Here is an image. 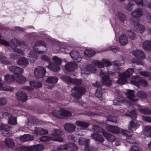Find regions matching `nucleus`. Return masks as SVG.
Wrapping results in <instances>:
<instances>
[{
  "label": "nucleus",
  "instance_id": "obj_34",
  "mask_svg": "<svg viewBox=\"0 0 151 151\" xmlns=\"http://www.w3.org/2000/svg\"><path fill=\"white\" fill-rule=\"evenodd\" d=\"M120 78L117 81V83L120 84H124L127 82V78L123 76L122 73H119V71H117Z\"/></svg>",
  "mask_w": 151,
  "mask_h": 151
},
{
  "label": "nucleus",
  "instance_id": "obj_22",
  "mask_svg": "<svg viewBox=\"0 0 151 151\" xmlns=\"http://www.w3.org/2000/svg\"><path fill=\"white\" fill-rule=\"evenodd\" d=\"M35 129L33 130L34 133L40 135H46L48 134V131L45 129L37 127H34Z\"/></svg>",
  "mask_w": 151,
  "mask_h": 151
},
{
  "label": "nucleus",
  "instance_id": "obj_25",
  "mask_svg": "<svg viewBox=\"0 0 151 151\" xmlns=\"http://www.w3.org/2000/svg\"><path fill=\"white\" fill-rule=\"evenodd\" d=\"M77 65L76 63L69 62L66 64L65 68L69 71H73L77 68Z\"/></svg>",
  "mask_w": 151,
  "mask_h": 151
},
{
  "label": "nucleus",
  "instance_id": "obj_54",
  "mask_svg": "<svg viewBox=\"0 0 151 151\" xmlns=\"http://www.w3.org/2000/svg\"><path fill=\"white\" fill-rule=\"evenodd\" d=\"M90 140L85 138L81 137L79 138L78 141V143L80 145H83L84 144H88Z\"/></svg>",
  "mask_w": 151,
  "mask_h": 151
},
{
  "label": "nucleus",
  "instance_id": "obj_30",
  "mask_svg": "<svg viewBox=\"0 0 151 151\" xmlns=\"http://www.w3.org/2000/svg\"><path fill=\"white\" fill-rule=\"evenodd\" d=\"M119 40L121 45L124 46L128 42V38L125 34L122 35L119 38Z\"/></svg>",
  "mask_w": 151,
  "mask_h": 151
},
{
  "label": "nucleus",
  "instance_id": "obj_36",
  "mask_svg": "<svg viewBox=\"0 0 151 151\" xmlns=\"http://www.w3.org/2000/svg\"><path fill=\"white\" fill-rule=\"evenodd\" d=\"M134 71V70L133 68H129L125 72L122 73V75L127 78L132 75Z\"/></svg>",
  "mask_w": 151,
  "mask_h": 151
},
{
  "label": "nucleus",
  "instance_id": "obj_29",
  "mask_svg": "<svg viewBox=\"0 0 151 151\" xmlns=\"http://www.w3.org/2000/svg\"><path fill=\"white\" fill-rule=\"evenodd\" d=\"M17 63L19 65L25 67L28 65L29 62L26 58L22 57L18 60L17 61Z\"/></svg>",
  "mask_w": 151,
  "mask_h": 151
},
{
  "label": "nucleus",
  "instance_id": "obj_42",
  "mask_svg": "<svg viewBox=\"0 0 151 151\" xmlns=\"http://www.w3.org/2000/svg\"><path fill=\"white\" fill-rule=\"evenodd\" d=\"M139 110L143 114L148 115L151 113V111L148 108H145L144 106L139 107Z\"/></svg>",
  "mask_w": 151,
  "mask_h": 151
},
{
  "label": "nucleus",
  "instance_id": "obj_32",
  "mask_svg": "<svg viewBox=\"0 0 151 151\" xmlns=\"http://www.w3.org/2000/svg\"><path fill=\"white\" fill-rule=\"evenodd\" d=\"M114 65L115 67H116L118 71L119 70V65H123L124 64V61L123 58H121L119 60H116L113 62Z\"/></svg>",
  "mask_w": 151,
  "mask_h": 151
},
{
  "label": "nucleus",
  "instance_id": "obj_3",
  "mask_svg": "<svg viewBox=\"0 0 151 151\" xmlns=\"http://www.w3.org/2000/svg\"><path fill=\"white\" fill-rule=\"evenodd\" d=\"M62 131L59 129H53L50 137L43 136L40 137V139L41 141L45 142L50 139L59 142H63V139L60 137Z\"/></svg>",
  "mask_w": 151,
  "mask_h": 151
},
{
  "label": "nucleus",
  "instance_id": "obj_63",
  "mask_svg": "<svg viewBox=\"0 0 151 151\" xmlns=\"http://www.w3.org/2000/svg\"><path fill=\"white\" fill-rule=\"evenodd\" d=\"M7 103V100L6 98L2 97L0 98V106H4Z\"/></svg>",
  "mask_w": 151,
  "mask_h": 151
},
{
  "label": "nucleus",
  "instance_id": "obj_8",
  "mask_svg": "<svg viewBox=\"0 0 151 151\" xmlns=\"http://www.w3.org/2000/svg\"><path fill=\"white\" fill-rule=\"evenodd\" d=\"M51 114L54 116L58 118H63L64 117L70 116L71 115L70 111L63 109H61L58 111L54 110Z\"/></svg>",
  "mask_w": 151,
  "mask_h": 151
},
{
  "label": "nucleus",
  "instance_id": "obj_39",
  "mask_svg": "<svg viewBox=\"0 0 151 151\" xmlns=\"http://www.w3.org/2000/svg\"><path fill=\"white\" fill-rule=\"evenodd\" d=\"M143 133L145 136L151 137V127L145 126L143 129Z\"/></svg>",
  "mask_w": 151,
  "mask_h": 151
},
{
  "label": "nucleus",
  "instance_id": "obj_7",
  "mask_svg": "<svg viewBox=\"0 0 151 151\" xmlns=\"http://www.w3.org/2000/svg\"><path fill=\"white\" fill-rule=\"evenodd\" d=\"M52 60L53 64L51 62L50 63L47 67V68L54 72L58 71L60 69L59 65L61 63V60L56 56H54L53 57Z\"/></svg>",
  "mask_w": 151,
  "mask_h": 151
},
{
  "label": "nucleus",
  "instance_id": "obj_62",
  "mask_svg": "<svg viewBox=\"0 0 151 151\" xmlns=\"http://www.w3.org/2000/svg\"><path fill=\"white\" fill-rule=\"evenodd\" d=\"M141 149L136 145H134L131 146L129 151H140Z\"/></svg>",
  "mask_w": 151,
  "mask_h": 151
},
{
  "label": "nucleus",
  "instance_id": "obj_55",
  "mask_svg": "<svg viewBox=\"0 0 151 151\" xmlns=\"http://www.w3.org/2000/svg\"><path fill=\"white\" fill-rule=\"evenodd\" d=\"M32 146L30 147L24 146L19 148V150L21 151H33Z\"/></svg>",
  "mask_w": 151,
  "mask_h": 151
},
{
  "label": "nucleus",
  "instance_id": "obj_46",
  "mask_svg": "<svg viewBox=\"0 0 151 151\" xmlns=\"http://www.w3.org/2000/svg\"><path fill=\"white\" fill-rule=\"evenodd\" d=\"M30 85L32 86H33L35 88H39L41 87L42 83L38 81H32L30 82Z\"/></svg>",
  "mask_w": 151,
  "mask_h": 151
},
{
  "label": "nucleus",
  "instance_id": "obj_16",
  "mask_svg": "<svg viewBox=\"0 0 151 151\" xmlns=\"http://www.w3.org/2000/svg\"><path fill=\"white\" fill-rule=\"evenodd\" d=\"M15 97L18 101L23 102H25L28 99L26 93L21 91H19L16 93Z\"/></svg>",
  "mask_w": 151,
  "mask_h": 151
},
{
  "label": "nucleus",
  "instance_id": "obj_56",
  "mask_svg": "<svg viewBox=\"0 0 151 151\" xmlns=\"http://www.w3.org/2000/svg\"><path fill=\"white\" fill-rule=\"evenodd\" d=\"M107 120L109 121L114 122H116L117 120V118L116 116L109 115L107 117Z\"/></svg>",
  "mask_w": 151,
  "mask_h": 151
},
{
  "label": "nucleus",
  "instance_id": "obj_64",
  "mask_svg": "<svg viewBox=\"0 0 151 151\" xmlns=\"http://www.w3.org/2000/svg\"><path fill=\"white\" fill-rule=\"evenodd\" d=\"M24 70L23 69L20 67H17V68L15 74L14 76H16L18 75H20L23 72Z\"/></svg>",
  "mask_w": 151,
  "mask_h": 151
},
{
  "label": "nucleus",
  "instance_id": "obj_58",
  "mask_svg": "<svg viewBox=\"0 0 151 151\" xmlns=\"http://www.w3.org/2000/svg\"><path fill=\"white\" fill-rule=\"evenodd\" d=\"M134 5V4L131 2H129L127 4L125 5V6L124 5V6L127 10L131 11L133 9V6Z\"/></svg>",
  "mask_w": 151,
  "mask_h": 151
},
{
  "label": "nucleus",
  "instance_id": "obj_24",
  "mask_svg": "<svg viewBox=\"0 0 151 151\" xmlns=\"http://www.w3.org/2000/svg\"><path fill=\"white\" fill-rule=\"evenodd\" d=\"M28 126H31L33 124H41V123H40V120L37 119L35 116H32L31 118H28V121L27 123Z\"/></svg>",
  "mask_w": 151,
  "mask_h": 151
},
{
  "label": "nucleus",
  "instance_id": "obj_48",
  "mask_svg": "<svg viewBox=\"0 0 151 151\" xmlns=\"http://www.w3.org/2000/svg\"><path fill=\"white\" fill-rule=\"evenodd\" d=\"M137 95L138 97L142 99H145L147 97L146 93L142 91H138L137 93Z\"/></svg>",
  "mask_w": 151,
  "mask_h": 151
},
{
  "label": "nucleus",
  "instance_id": "obj_49",
  "mask_svg": "<svg viewBox=\"0 0 151 151\" xmlns=\"http://www.w3.org/2000/svg\"><path fill=\"white\" fill-rule=\"evenodd\" d=\"M1 62L7 64H10L11 63L7 60L6 58L4 56L2 53L0 52V62Z\"/></svg>",
  "mask_w": 151,
  "mask_h": 151
},
{
  "label": "nucleus",
  "instance_id": "obj_33",
  "mask_svg": "<svg viewBox=\"0 0 151 151\" xmlns=\"http://www.w3.org/2000/svg\"><path fill=\"white\" fill-rule=\"evenodd\" d=\"M103 135L107 140L110 142H113L116 139V137L114 136L109 134L105 131L103 132Z\"/></svg>",
  "mask_w": 151,
  "mask_h": 151
},
{
  "label": "nucleus",
  "instance_id": "obj_41",
  "mask_svg": "<svg viewBox=\"0 0 151 151\" xmlns=\"http://www.w3.org/2000/svg\"><path fill=\"white\" fill-rule=\"evenodd\" d=\"M5 143L7 146L10 148H13L14 146V141L12 139L9 138L6 139Z\"/></svg>",
  "mask_w": 151,
  "mask_h": 151
},
{
  "label": "nucleus",
  "instance_id": "obj_50",
  "mask_svg": "<svg viewBox=\"0 0 151 151\" xmlns=\"http://www.w3.org/2000/svg\"><path fill=\"white\" fill-rule=\"evenodd\" d=\"M95 53V52L91 49H86L84 52V54L88 57H91Z\"/></svg>",
  "mask_w": 151,
  "mask_h": 151
},
{
  "label": "nucleus",
  "instance_id": "obj_18",
  "mask_svg": "<svg viewBox=\"0 0 151 151\" xmlns=\"http://www.w3.org/2000/svg\"><path fill=\"white\" fill-rule=\"evenodd\" d=\"M130 83L138 87H139L140 85L142 86L143 87H145L147 85V82L145 80L143 79L138 80L137 79H135L131 81Z\"/></svg>",
  "mask_w": 151,
  "mask_h": 151
},
{
  "label": "nucleus",
  "instance_id": "obj_19",
  "mask_svg": "<svg viewBox=\"0 0 151 151\" xmlns=\"http://www.w3.org/2000/svg\"><path fill=\"white\" fill-rule=\"evenodd\" d=\"M125 93L128 99L132 101L135 102L137 101V99L135 96L133 90H128Z\"/></svg>",
  "mask_w": 151,
  "mask_h": 151
},
{
  "label": "nucleus",
  "instance_id": "obj_43",
  "mask_svg": "<svg viewBox=\"0 0 151 151\" xmlns=\"http://www.w3.org/2000/svg\"><path fill=\"white\" fill-rule=\"evenodd\" d=\"M58 79L55 76H51L48 77L47 80V82L51 84H55L57 83Z\"/></svg>",
  "mask_w": 151,
  "mask_h": 151
},
{
  "label": "nucleus",
  "instance_id": "obj_59",
  "mask_svg": "<svg viewBox=\"0 0 151 151\" xmlns=\"http://www.w3.org/2000/svg\"><path fill=\"white\" fill-rule=\"evenodd\" d=\"M111 50L113 52H116L117 51H119L120 49L118 47H115V46H110L109 47H108L107 49L104 50V51H108Z\"/></svg>",
  "mask_w": 151,
  "mask_h": 151
},
{
  "label": "nucleus",
  "instance_id": "obj_2",
  "mask_svg": "<svg viewBox=\"0 0 151 151\" xmlns=\"http://www.w3.org/2000/svg\"><path fill=\"white\" fill-rule=\"evenodd\" d=\"M40 46H44L45 50L46 49V44L44 42L39 40L36 42L33 47L34 52L33 53L30 52L29 54V60L31 62H34L38 57L40 54H42L45 52V51H38L37 47Z\"/></svg>",
  "mask_w": 151,
  "mask_h": 151
},
{
  "label": "nucleus",
  "instance_id": "obj_13",
  "mask_svg": "<svg viewBox=\"0 0 151 151\" xmlns=\"http://www.w3.org/2000/svg\"><path fill=\"white\" fill-rule=\"evenodd\" d=\"M61 78L68 84L71 83L75 85H79L82 83V80L81 79H72L66 76H62Z\"/></svg>",
  "mask_w": 151,
  "mask_h": 151
},
{
  "label": "nucleus",
  "instance_id": "obj_26",
  "mask_svg": "<svg viewBox=\"0 0 151 151\" xmlns=\"http://www.w3.org/2000/svg\"><path fill=\"white\" fill-rule=\"evenodd\" d=\"M91 137L95 140L101 143H102L104 140V138L103 137L98 134L95 133L91 134Z\"/></svg>",
  "mask_w": 151,
  "mask_h": 151
},
{
  "label": "nucleus",
  "instance_id": "obj_12",
  "mask_svg": "<svg viewBox=\"0 0 151 151\" xmlns=\"http://www.w3.org/2000/svg\"><path fill=\"white\" fill-rule=\"evenodd\" d=\"M137 21H133L132 19L130 20V22L134 25V30L137 32L142 33L145 30V27L143 25L139 24V19H136Z\"/></svg>",
  "mask_w": 151,
  "mask_h": 151
},
{
  "label": "nucleus",
  "instance_id": "obj_21",
  "mask_svg": "<svg viewBox=\"0 0 151 151\" xmlns=\"http://www.w3.org/2000/svg\"><path fill=\"white\" fill-rule=\"evenodd\" d=\"M71 58L74 61H76L79 62L81 60L82 57L79 55V53L76 51L73 50L70 53Z\"/></svg>",
  "mask_w": 151,
  "mask_h": 151
},
{
  "label": "nucleus",
  "instance_id": "obj_23",
  "mask_svg": "<svg viewBox=\"0 0 151 151\" xmlns=\"http://www.w3.org/2000/svg\"><path fill=\"white\" fill-rule=\"evenodd\" d=\"M76 126L73 124L70 123L65 124L64 126V129L65 130L70 132H74L76 129Z\"/></svg>",
  "mask_w": 151,
  "mask_h": 151
},
{
  "label": "nucleus",
  "instance_id": "obj_9",
  "mask_svg": "<svg viewBox=\"0 0 151 151\" xmlns=\"http://www.w3.org/2000/svg\"><path fill=\"white\" fill-rule=\"evenodd\" d=\"M116 98L113 101L114 105H120L123 103L127 102L126 99H124L122 97V93L119 90L116 89L115 92Z\"/></svg>",
  "mask_w": 151,
  "mask_h": 151
},
{
  "label": "nucleus",
  "instance_id": "obj_38",
  "mask_svg": "<svg viewBox=\"0 0 151 151\" xmlns=\"http://www.w3.org/2000/svg\"><path fill=\"white\" fill-rule=\"evenodd\" d=\"M0 129L4 130L3 132V135L4 136H8V132L9 130V127L7 125H4L3 124H1L0 126Z\"/></svg>",
  "mask_w": 151,
  "mask_h": 151
},
{
  "label": "nucleus",
  "instance_id": "obj_44",
  "mask_svg": "<svg viewBox=\"0 0 151 151\" xmlns=\"http://www.w3.org/2000/svg\"><path fill=\"white\" fill-rule=\"evenodd\" d=\"M33 151H41L44 149V146L41 144H39L32 146Z\"/></svg>",
  "mask_w": 151,
  "mask_h": 151
},
{
  "label": "nucleus",
  "instance_id": "obj_5",
  "mask_svg": "<svg viewBox=\"0 0 151 151\" xmlns=\"http://www.w3.org/2000/svg\"><path fill=\"white\" fill-rule=\"evenodd\" d=\"M106 129L108 131L113 133H120L124 135H125L126 137V141L127 142L130 143H133L134 142V140H132V141H130L129 140V138L131 137V135L130 134L129 135L128 134V133L130 134V133L127 131V130L122 129L120 130L119 128L115 126H113L111 125H108L106 127Z\"/></svg>",
  "mask_w": 151,
  "mask_h": 151
},
{
  "label": "nucleus",
  "instance_id": "obj_61",
  "mask_svg": "<svg viewBox=\"0 0 151 151\" xmlns=\"http://www.w3.org/2000/svg\"><path fill=\"white\" fill-rule=\"evenodd\" d=\"M93 131L97 132H102L103 134V132L105 131H103V129L100 127H99L97 125H94L93 126Z\"/></svg>",
  "mask_w": 151,
  "mask_h": 151
},
{
  "label": "nucleus",
  "instance_id": "obj_14",
  "mask_svg": "<svg viewBox=\"0 0 151 151\" xmlns=\"http://www.w3.org/2000/svg\"><path fill=\"white\" fill-rule=\"evenodd\" d=\"M100 76L102 79V82L104 84L107 86L111 85L112 81L107 73L101 70L100 71Z\"/></svg>",
  "mask_w": 151,
  "mask_h": 151
},
{
  "label": "nucleus",
  "instance_id": "obj_6",
  "mask_svg": "<svg viewBox=\"0 0 151 151\" xmlns=\"http://www.w3.org/2000/svg\"><path fill=\"white\" fill-rule=\"evenodd\" d=\"M12 43V48L14 49V51H15L17 52L14 53V54L12 53L10 54V57L12 58H18L17 54L18 53L22 55H24V52L21 49H14L18 46H20L21 45H25V43L24 42H21L20 41L17 39H14L12 40L11 41Z\"/></svg>",
  "mask_w": 151,
  "mask_h": 151
},
{
  "label": "nucleus",
  "instance_id": "obj_40",
  "mask_svg": "<svg viewBox=\"0 0 151 151\" xmlns=\"http://www.w3.org/2000/svg\"><path fill=\"white\" fill-rule=\"evenodd\" d=\"M67 150H76L77 149V147L76 145L72 143H66Z\"/></svg>",
  "mask_w": 151,
  "mask_h": 151
},
{
  "label": "nucleus",
  "instance_id": "obj_60",
  "mask_svg": "<svg viewBox=\"0 0 151 151\" xmlns=\"http://www.w3.org/2000/svg\"><path fill=\"white\" fill-rule=\"evenodd\" d=\"M132 63H136L137 65H143V62L141 60H137V59L135 58H133L131 60Z\"/></svg>",
  "mask_w": 151,
  "mask_h": 151
},
{
  "label": "nucleus",
  "instance_id": "obj_4",
  "mask_svg": "<svg viewBox=\"0 0 151 151\" xmlns=\"http://www.w3.org/2000/svg\"><path fill=\"white\" fill-rule=\"evenodd\" d=\"M111 110L107 107L102 109L99 108L96 110V109L90 107L89 110L86 111L84 114H87L90 116H106L109 112H111Z\"/></svg>",
  "mask_w": 151,
  "mask_h": 151
},
{
  "label": "nucleus",
  "instance_id": "obj_17",
  "mask_svg": "<svg viewBox=\"0 0 151 151\" xmlns=\"http://www.w3.org/2000/svg\"><path fill=\"white\" fill-rule=\"evenodd\" d=\"M2 116L3 117L5 116L8 117V123L10 125H15L17 124V118L16 117H13L12 115L7 112H4L2 113Z\"/></svg>",
  "mask_w": 151,
  "mask_h": 151
},
{
  "label": "nucleus",
  "instance_id": "obj_47",
  "mask_svg": "<svg viewBox=\"0 0 151 151\" xmlns=\"http://www.w3.org/2000/svg\"><path fill=\"white\" fill-rule=\"evenodd\" d=\"M76 124L78 126L84 128L87 127L89 126L88 123L80 121H77Z\"/></svg>",
  "mask_w": 151,
  "mask_h": 151
},
{
  "label": "nucleus",
  "instance_id": "obj_28",
  "mask_svg": "<svg viewBox=\"0 0 151 151\" xmlns=\"http://www.w3.org/2000/svg\"><path fill=\"white\" fill-rule=\"evenodd\" d=\"M143 12L142 10L139 8L135 9L131 12V15L135 17L139 18L142 16Z\"/></svg>",
  "mask_w": 151,
  "mask_h": 151
},
{
  "label": "nucleus",
  "instance_id": "obj_45",
  "mask_svg": "<svg viewBox=\"0 0 151 151\" xmlns=\"http://www.w3.org/2000/svg\"><path fill=\"white\" fill-rule=\"evenodd\" d=\"M125 114L131 117L133 119L136 118L137 116L136 112L134 110L128 111Z\"/></svg>",
  "mask_w": 151,
  "mask_h": 151
},
{
  "label": "nucleus",
  "instance_id": "obj_11",
  "mask_svg": "<svg viewBox=\"0 0 151 151\" xmlns=\"http://www.w3.org/2000/svg\"><path fill=\"white\" fill-rule=\"evenodd\" d=\"M139 124L136 120H134L132 121H130L129 124H128V129L130 131V132L134 131L136 130V129L138 128L139 126ZM128 132V131H127ZM130 134H131V137L129 138V140L130 141H132V140H134V143L135 142V141L134 139L131 138H132V133L131 132H129ZM130 134H128L129 135Z\"/></svg>",
  "mask_w": 151,
  "mask_h": 151
},
{
  "label": "nucleus",
  "instance_id": "obj_35",
  "mask_svg": "<svg viewBox=\"0 0 151 151\" xmlns=\"http://www.w3.org/2000/svg\"><path fill=\"white\" fill-rule=\"evenodd\" d=\"M33 137L29 134L22 136L20 137V140L22 142L30 141L33 140Z\"/></svg>",
  "mask_w": 151,
  "mask_h": 151
},
{
  "label": "nucleus",
  "instance_id": "obj_15",
  "mask_svg": "<svg viewBox=\"0 0 151 151\" xmlns=\"http://www.w3.org/2000/svg\"><path fill=\"white\" fill-rule=\"evenodd\" d=\"M34 74L35 76L38 78H42L45 75L46 70L43 67L38 66L36 67L34 70Z\"/></svg>",
  "mask_w": 151,
  "mask_h": 151
},
{
  "label": "nucleus",
  "instance_id": "obj_1",
  "mask_svg": "<svg viewBox=\"0 0 151 151\" xmlns=\"http://www.w3.org/2000/svg\"><path fill=\"white\" fill-rule=\"evenodd\" d=\"M111 65V63L106 59H103L102 62L93 60L91 64L86 66L84 68L81 70V75L84 78H86L88 75L96 72V66L99 68H102L104 66H109Z\"/></svg>",
  "mask_w": 151,
  "mask_h": 151
},
{
  "label": "nucleus",
  "instance_id": "obj_37",
  "mask_svg": "<svg viewBox=\"0 0 151 151\" xmlns=\"http://www.w3.org/2000/svg\"><path fill=\"white\" fill-rule=\"evenodd\" d=\"M143 48L146 51L151 50V42L149 40H147L144 42L142 44Z\"/></svg>",
  "mask_w": 151,
  "mask_h": 151
},
{
  "label": "nucleus",
  "instance_id": "obj_31",
  "mask_svg": "<svg viewBox=\"0 0 151 151\" xmlns=\"http://www.w3.org/2000/svg\"><path fill=\"white\" fill-rule=\"evenodd\" d=\"M26 81V78L21 74L18 75L16 76H14V81L18 83H23Z\"/></svg>",
  "mask_w": 151,
  "mask_h": 151
},
{
  "label": "nucleus",
  "instance_id": "obj_20",
  "mask_svg": "<svg viewBox=\"0 0 151 151\" xmlns=\"http://www.w3.org/2000/svg\"><path fill=\"white\" fill-rule=\"evenodd\" d=\"M132 55L135 57L140 59H143L145 55L143 52L139 50L136 49L132 52Z\"/></svg>",
  "mask_w": 151,
  "mask_h": 151
},
{
  "label": "nucleus",
  "instance_id": "obj_53",
  "mask_svg": "<svg viewBox=\"0 0 151 151\" xmlns=\"http://www.w3.org/2000/svg\"><path fill=\"white\" fill-rule=\"evenodd\" d=\"M118 17L120 20L122 22H124L126 19L125 15L121 12H118Z\"/></svg>",
  "mask_w": 151,
  "mask_h": 151
},
{
  "label": "nucleus",
  "instance_id": "obj_10",
  "mask_svg": "<svg viewBox=\"0 0 151 151\" xmlns=\"http://www.w3.org/2000/svg\"><path fill=\"white\" fill-rule=\"evenodd\" d=\"M71 95L77 99H80L85 92V90L82 87H74L71 90Z\"/></svg>",
  "mask_w": 151,
  "mask_h": 151
},
{
  "label": "nucleus",
  "instance_id": "obj_57",
  "mask_svg": "<svg viewBox=\"0 0 151 151\" xmlns=\"http://www.w3.org/2000/svg\"><path fill=\"white\" fill-rule=\"evenodd\" d=\"M86 151H97V148H94L93 146H89L88 145H86L85 147Z\"/></svg>",
  "mask_w": 151,
  "mask_h": 151
},
{
  "label": "nucleus",
  "instance_id": "obj_27",
  "mask_svg": "<svg viewBox=\"0 0 151 151\" xmlns=\"http://www.w3.org/2000/svg\"><path fill=\"white\" fill-rule=\"evenodd\" d=\"M104 90L101 89H97L95 93L96 96L101 100L105 99V93H104Z\"/></svg>",
  "mask_w": 151,
  "mask_h": 151
},
{
  "label": "nucleus",
  "instance_id": "obj_52",
  "mask_svg": "<svg viewBox=\"0 0 151 151\" xmlns=\"http://www.w3.org/2000/svg\"><path fill=\"white\" fill-rule=\"evenodd\" d=\"M5 80L8 82H11L14 81V76L9 74H7L4 76Z\"/></svg>",
  "mask_w": 151,
  "mask_h": 151
},
{
  "label": "nucleus",
  "instance_id": "obj_51",
  "mask_svg": "<svg viewBox=\"0 0 151 151\" xmlns=\"http://www.w3.org/2000/svg\"><path fill=\"white\" fill-rule=\"evenodd\" d=\"M127 35L128 37L132 40H134L136 38V34L133 31H128L127 32Z\"/></svg>",
  "mask_w": 151,
  "mask_h": 151
}]
</instances>
